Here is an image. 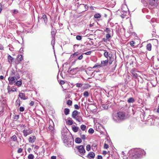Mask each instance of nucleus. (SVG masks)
<instances>
[{"mask_svg":"<svg viewBox=\"0 0 159 159\" xmlns=\"http://www.w3.org/2000/svg\"><path fill=\"white\" fill-rule=\"evenodd\" d=\"M145 154L144 150L140 148L133 149L129 151V156L132 159L141 157Z\"/></svg>","mask_w":159,"mask_h":159,"instance_id":"1","label":"nucleus"},{"mask_svg":"<svg viewBox=\"0 0 159 159\" xmlns=\"http://www.w3.org/2000/svg\"><path fill=\"white\" fill-rule=\"evenodd\" d=\"M125 118L124 113L121 111L115 112L112 115V119L116 123H120L124 120Z\"/></svg>","mask_w":159,"mask_h":159,"instance_id":"2","label":"nucleus"},{"mask_svg":"<svg viewBox=\"0 0 159 159\" xmlns=\"http://www.w3.org/2000/svg\"><path fill=\"white\" fill-rule=\"evenodd\" d=\"M69 133L65 129H63L61 132V138L64 143L66 146L69 147L71 145V142L68 141V134Z\"/></svg>","mask_w":159,"mask_h":159,"instance_id":"3","label":"nucleus"},{"mask_svg":"<svg viewBox=\"0 0 159 159\" xmlns=\"http://www.w3.org/2000/svg\"><path fill=\"white\" fill-rule=\"evenodd\" d=\"M143 4H146L147 3L148 0H141ZM159 0H148L149 4L152 6L156 7L159 4Z\"/></svg>","mask_w":159,"mask_h":159,"instance_id":"4","label":"nucleus"},{"mask_svg":"<svg viewBox=\"0 0 159 159\" xmlns=\"http://www.w3.org/2000/svg\"><path fill=\"white\" fill-rule=\"evenodd\" d=\"M49 127L48 128L51 131V133L54 134L55 132V129L54 128V123L52 120L51 119H49L48 121Z\"/></svg>","mask_w":159,"mask_h":159,"instance_id":"5","label":"nucleus"},{"mask_svg":"<svg viewBox=\"0 0 159 159\" xmlns=\"http://www.w3.org/2000/svg\"><path fill=\"white\" fill-rule=\"evenodd\" d=\"M78 150V151L81 155H84L85 152V151L84 146L82 145H80L76 147Z\"/></svg>","mask_w":159,"mask_h":159,"instance_id":"6","label":"nucleus"},{"mask_svg":"<svg viewBox=\"0 0 159 159\" xmlns=\"http://www.w3.org/2000/svg\"><path fill=\"white\" fill-rule=\"evenodd\" d=\"M16 80L17 79L16 76H12L11 77H9L8 78L9 83L10 85H12L13 83H14Z\"/></svg>","mask_w":159,"mask_h":159,"instance_id":"7","label":"nucleus"},{"mask_svg":"<svg viewBox=\"0 0 159 159\" xmlns=\"http://www.w3.org/2000/svg\"><path fill=\"white\" fill-rule=\"evenodd\" d=\"M24 136L26 137L28 135L32 133V131L30 129H24L23 131Z\"/></svg>","mask_w":159,"mask_h":159,"instance_id":"8","label":"nucleus"},{"mask_svg":"<svg viewBox=\"0 0 159 159\" xmlns=\"http://www.w3.org/2000/svg\"><path fill=\"white\" fill-rule=\"evenodd\" d=\"M18 96L21 99L23 100H26L28 98L27 97L25 96V95L24 93H19Z\"/></svg>","mask_w":159,"mask_h":159,"instance_id":"9","label":"nucleus"},{"mask_svg":"<svg viewBox=\"0 0 159 159\" xmlns=\"http://www.w3.org/2000/svg\"><path fill=\"white\" fill-rule=\"evenodd\" d=\"M94 153L92 152H89L87 156V157L90 159L94 158Z\"/></svg>","mask_w":159,"mask_h":159,"instance_id":"10","label":"nucleus"},{"mask_svg":"<svg viewBox=\"0 0 159 159\" xmlns=\"http://www.w3.org/2000/svg\"><path fill=\"white\" fill-rule=\"evenodd\" d=\"M104 32L107 33V34H111L113 33V31L112 29L110 28H106L104 30Z\"/></svg>","mask_w":159,"mask_h":159,"instance_id":"11","label":"nucleus"},{"mask_svg":"<svg viewBox=\"0 0 159 159\" xmlns=\"http://www.w3.org/2000/svg\"><path fill=\"white\" fill-rule=\"evenodd\" d=\"M36 139V137L35 136H32V137H29L28 140L30 143H34Z\"/></svg>","mask_w":159,"mask_h":159,"instance_id":"12","label":"nucleus"},{"mask_svg":"<svg viewBox=\"0 0 159 159\" xmlns=\"http://www.w3.org/2000/svg\"><path fill=\"white\" fill-rule=\"evenodd\" d=\"M104 55L106 58H107L108 57L109 58H111V57H112V54H109L108 52L106 50L105 51Z\"/></svg>","mask_w":159,"mask_h":159,"instance_id":"13","label":"nucleus"},{"mask_svg":"<svg viewBox=\"0 0 159 159\" xmlns=\"http://www.w3.org/2000/svg\"><path fill=\"white\" fill-rule=\"evenodd\" d=\"M41 18L43 19L45 23L46 24L48 21V19L45 14L44 13L43 14L42 16L41 17Z\"/></svg>","mask_w":159,"mask_h":159,"instance_id":"14","label":"nucleus"},{"mask_svg":"<svg viewBox=\"0 0 159 159\" xmlns=\"http://www.w3.org/2000/svg\"><path fill=\"white\" fill-rule=\"evenodd\" d=\"M121 17L122 18H124L126 15V14L127 13V12L126 11L121 10Z\"/></svg>","mask_w":159,"mask_h":159,"instance_id":"15","label":"nucleus"},{"mask_svg":"<svg viewBox=\"0 0 159 159\" xmlns=\"http://www.w3.org/2000/svg\"><path fill=\"white\" fill-rule=\"evenodd\" d=\"M17 74V73L16 71H15L14 70L12 69L11 71L10 75L11 76H16Z\"/></svg>","mask_w":159,"mask_h":159,"instance_id":"16","label":"nucleus"},{"mask_svg":"<svg viewBox=\"0 0 159 159\" xmlns=\"http://www.w3.org/2000/svg\"><path fill=\"white\" fill-rule=\"evenodd\" d=\"M101 64L102 66H105L107 65V64L108 63V60H106L105 61H102Z\"/></svg>","mask_w":159,"mask_h":159,"instance_id":"17","label":"nucleus"},{"mask_svg":"<svg viewBox=\"0 0 159 159\" xmlns=\"http://www.w3.org/2000/svg\"><path fill=\"white\" fill-rule=\"evenodd\" d=\"M67 125H71L73 124V121L70 118H68L66 122Z\"/></svg>","mask_w":159,"mask_h":159,"instance_id":"18","label":"nucleus"},{"mask_svg":"<svg viewBox=\"0 0 159 159\" xmlns=\"http://www.w3.org/2000/svg\"><path fill=\"white\" fill-rule=\"evenodd\" d=\"M17 59L18 62L21 61L23 60L22 56L21 55H18Z\"/></svg>","mask_w":159,"mask_h":159,"instance_id":"19","label":"nucleus"},{"mask_svg":"<svg viewBox=\"0 0 159 159\" xmlns=\"http://www.w3.org/2000/svg\"><path fill=\"white\" fill-rule=\"evenodd\" d=\"M7 59L10 63H11L13 60V58L10 55H8L7 57Z\"/></svg>","mask_w":159,"mask_h":159,"instance_id":"20","label":"nucleus"},{"mask_svg":"<svg viewBox=\"0 0 159 159\" xmlns=\"http://www.w3.org/2000/svg\"><path fill=\"white\" fill-rule=\"evenodd\" d=\"M55 44V37L54 36H52V40L51 41V44L53 47V49L54 48V46Z\"/></svg>","mask_w":159,"mask_h":159,"instance_id":"21","label":"nucleus"},{"mask_svg":"<svg viewBox=\"0 0 159 159\" xmlns=\"http://www.w3.org/2000/svg\"><path fill=\"white\" fill-rule=\"evenodd\" d=\"M113 35V33L111 34H107L106 35V38L109 41L110 39L111 38V36Z\"/></svg>","mask_w":159,"mask_h":159,"instance_id":"22","label":"nucleus"},{"mask_svg":"<svg viewBox=\"0 0 159 159\" xmlns=\"http://www.w3.org/2000/svg\"><path fill=\"white\" fill-rule=\"evenodd\" d=\"M16 105L17 107H19L20 105V99H18L16 102Z\"/></svg>","mask_w":159,"mask_h":159,"instance_id":"23","label":"nucleus"},{"mask_svg":"<svg viewBox=\"0 0 159 159\" xmlns=\"http://www.w3.org/2000/svg\"><path fill=\"white\" fill-rule=\"evenodd\" d=\"M78 114V111L76 110L74 111L72 113V117L73 118L77 116Z\"/></svg>","mask_w":159,"mask_h":159,"instance_id":"24","label":"nucleus"},{"mask_svg":"<svg viewBox=\"0 0 159 159\" xmlns=\"http://www.w3.org/2000/svg\"><path fill=\"white\" fill-rule=\"evenodd\" d=\"M152 45L151 43H149L146 46V49L148 51H151V50Z\"/></svg>","mask_w":159,"mask_h":159,"instance_id":"25","label":"nucleus"},{"mask_svg":"<svg viewBox=\"0 0 159 159\" xmlns=\"http://www.w3.org/2000/svg\"><path fill=\"white\" fill-rule=\"evenodd\" d=\"M12 13V15L14 16L15 14H17L19 12V11L17 9H14L11 11Z\"/></svg>","mask_w":159,"mask_h":159,"instance_id":"26","label":"nucleus"},{"mask_svg":"<svg viewBox=\"0 0 159 159\" xmlns=\"http://www.w3.org/2000/svg\"><path fill=\"white\" fill-rule=\"evenodd\" d=\"M135 101V100L133 98H129L127 102L129 103H133Z\"/></svg>","mask_w":159,"mask_h":159,"instance_id":"27","label":"nucleus"},{"mask_svg":"<svg viewBox=\"0 0 159 159\" xmlns=\"http://www.w3.org/2000/svg\"><path fill=\"white\" fill-rule=\"evenodd\" d=\"M75 142L77 143H80L82 142L81 139L79 138H76L75 139Z\"/></svg>","mask_w":159,"mask_h":159,"instance_id":"28","label":"nucleus"},{"mask_svg":"<svg viewBox=\"0 0 159 159\" xmlns=\"http://www.w3.org/2000/svg\"><path fill=\"white\" fill-rule=\"evenodd\" d=\"M64 113L67 115L69 114L70 110L68 108H66L64 109Z\"/></svg>","mask_w":159,"mask_h":159,"instance_id":"29","label":"nucleus"},{"mask_svg":"<svg viewBox=\"0 0 159 159\" xmlns=\"http://www.w3.org/2000/svg\"><path fill=\"white\" fill-rule=\"evenodd\" d=\"M79 128L78 127L73 126L72 127V130L75 132H77Z\"/></svg>","mask_w":159,"mask_h":159,"instance_id":"30","label":"nucleus"},{"mask_svg":"<svg viewBox=\"0 0 159 159\" xmlns=\"http://www.w3.org/2000/svg\"><path fill=\"white\" fill-rule=\"evenodd\" d=\"M132 75L134 78H137L138 77L137 74L134 72H133L131 73Z\"/></svg>","mask_w":159,"mask_h":159,"instance_id":"31","label":"nucleus"},{"mask_svg":"<svg viewBox=\"0 0 159 159\" xmlns=\"http://www.w3.org/2000/svg\"><path fill=\"white\" fill-rule=\"evenodd\" d=\"M86 126L84 125H82L80 126V129L83 131H84L86 129Z\"/></svg>","mask_w":159,"mask_h":159,"instance_id":"32","label":"nucleus"},{"mask_svg":"<svg viewBox=\"0 0 159 159\" xmlns=\"http://www.w3.org/2000/svg\"><path fill=\"white\" fill-rule=\"evenodd\" d=\"M80 117H79L78 116H77L76 117H75V118H73L75 119L77 121H78L79 122H81V120L80 119Z\"/></svg>","mask_w":159,"mask_h":159,"instance_id":"33","label":"nucleus"},{"mask_svg":"<svg viewBox=\"0 0 159 159\" xmlns=\"http://www.w3.org/2000/svg\"><path fill=\"white\" fill-rule=\"evenodd\" d=\"M22 82L21 81L19 80L17 81L16 83L15 84L18 86H20L21 85Z\"/></svg>","mask_w":159,"mask_h":159,"instance_id":"34","label":"nucleus"},{"mask_svg":"<svg viewBox=\"0 0 159 159\" xmlns=\"http://www.w3.org/2000/svg\"><path fill=\"white\" fill-rule=\"evenodd\" d=\"M34 156L32 154H30L28 156V158L29 159H34Z\"/></svg>","mask_w":159,"mask_h":159,"instance_id":"35","label":"nucleus"},{"mask_svg":"<svg viewBox=\"0 0 159 159\" xmlns=\"http://www.w3.org/2000/svg\"><path fill=\"white\" fill-rule=\"evenodd\" d=\"M83 95L85 97H88L89 95V93L87 91H85L83 93Z\"/></svg>","mask_w":159,"mask_h":159,"instance_id":"36","label":"nucleus"},{"mask_svg":"<svg viewBox=\"0 0 159 159\" xmlns=\"http://www.w3.org/2000/svg\"><path fill=\"white\" fill-rule=\"evenodd\" d=\"M114 60V58L112 57H111V58H109V63L110 65L111 64L112 62Z\"/></svg>","mask_w":159,"mask_h":159,"instance_id":"37","label":"nucleus"},{"mask_svg":"<svg viewBox=\"0 0 159 159\" xmlns=\"http://www.w3.org/2000/svg\"><path fill=\"white\" fill-rule=\"evenodd\" d=\"M101 16L99 14H96L94 15V17L96 18H98L101 17Z\"/></svg>","mask_w":159,"mask_h":159,"instance_id":"38","label":"nucleus"},{"mask_svg":"<svg viewBox=\"0 0 159 159\" xmlns=\"http://www.w3.org/2000/svg\"><path fill=\"white\" fill-rule=\"evenodd\" d=\"M91 149V146L89 144H88L86 146V149L88 151H89Z\"/></svg>","mask_w":159,"mask_h":159,"instance_id":"39","label":"nucleus"},{"mask_svg":"<svg viewBox=\"0 0 159 159\" xmlns=\"http://www.w3.org/2000/svg\"><path fill=\"white\" fill-rule=\"evenodd\" d=\"M11 138V139L14 141H16L17 140L16 136L15 135H14L12 136Z\"/></svg>","mask_w":159,"mask_h":159,"instance_id":"40","label":"nucleus"},{"mask_svg":"<svg viewBox=\"0 0 159 159\" xmlns=\"http://www.w3.org/2000/svg\"><path fill=\"white\" fill-rule=\"evenodd\" d=\"M128 157L126 156H124L123 157H123V158L124 159H132L131 157H130L129 156H129H128Z\"/></svg>","mask_w":159,"mask_h":159,"instance_id":"41","label":"nucleus"},{"mask_svg":"<svg viewBox=\"0 0 159 159\" xmlns=\"http://www.w3.org/2000/svg\"><path fill=\"white\" fill-rule=\"evenodd\" d=\"M89 132V133L93 134L94 133V130L92 128H90L88 131Z\"/></svg>","mask_w":159,"mask_h":159,"instance_id":"42","label":"nucleus"},{"mask_svg":"<svg viewBox=\"0 0 159 159\" xmlns=\"http://www.w3.org/2000/svg\"><path fill=\"white\" fill-rule=\"evenodd\" d=\"M76 38V39L78 40H81L82 39V36L80 35H77Z\"/></svg>","mask_w":159,"mask_h":159,"instance_id":"43","label":"nucleus"},{"mask_svg":"<svg viewBox=\"0 0 159 159\" xmlns=\"http://www.w3.org/2000/svg\"><path fill=\"white\" fill-rule=\"evenodd\" d=\"M72 101L71 100H69L67 101V104L68 105H71L72 104Z\"/></svg>","mask_w":159,"mask_h":159,"instance_id":"44","label":"nucleus"},{"mask_svg":"<svg viewBox=\"0 0 159 159\" xmlns=\"http://www.w3.org/2000/svg\"><path fill=\"white\" fill-rule=\"evenodd\" d=\"M11 89L12 88H10V86H7V90H8V92L9 93H10V92H11Z\"/></svg>","mask_w":159,"mask_h":159,"instance_id":"45","label":"nucleus"},{"mask_svg":"<svg viewBox=\"0 0 159 159\" xmlns=\"http://www.w3.org/2000/svg\"><path fill=\"white\" fill-rule=\"evenodd\" d=\"M25 110L24 108L23 107H20L19 109V110L20 112H23Z\"/></svg>","mask_w":159,"mask_h":159,"instance_id":"46","label":"nucleus"},{"mask_svg":"<svg viewBox=\"0 0 159 159\" xmlns=\"http://www.w3.org/2000/svg\"><path fill=\"white\" fill-rule=\"evenodd\" d=\"M135 42L133 41H131L130 42V44L131 46L134 47Z\"/></svg>","mask_w":159,"mask_h":159,"instance_id":"47","label":"nucleus"},{"mask_svg":"<svg viewBox=\"0 0 159 159\" xmlns=\"http://www.w3.org/2000/svg\"><path fill=\"white\" fill-rule=\"evenodd\" d=\"M91 51H89L87 52L84 53H82V54H85L86 55H90L91 54Z\"/></svg>","mask_w":159,"mask_h":159,"instance_id":"48","label":"nucleus"},{"mask_svg":"<svg viewBox=\"0 0 159 159\" xmlns=\"http://www.w3.org/2000/svg\"><path fill=\"white\" fill-rule=\"evenodd\" d=\"M8 46L10 47L9 49L10 51H12L13 50V49H14L13 48L12 46V45L11 44H9L8 45Z\"/></svg>","mask_w":159,"mask_h":159,"instance_id":"49","label":"nucleus"},{"mask_svg":"<svg viewBox=\"0 0 159 159\" xmlns=\"http://www.w3.org/2000/svg\"><path fill=\"white\" fill-rule=\"evenodd\" d=\"M83 85V84L81 83H77L76 84V87H81Z\"/></svg>","mask_w":159,"mask_h":159,"instance_id":"50","label":"nucleus"},{"mask_svg":"<svg viewBox=\"0 0 159 159\" xmlns=\"http://www.w3.org/2000/svg\"><path fill=\"white\" fill-rule=\"evenodd\" d=\"M81 139H86V136L84 134H83L80 136Z\"/></svg>","mask_w":159,"mask_h":159,"instance_id":"51","label":"nucleus"},{"mask_svg":"<svg viewBox=\"0 0 159 159\" xmlns=\"http://www.w3.org/2000/svg\"><path fill=\"white\" fill-rule=\"evenodd\" d=\"M74 107L75 109H79L80 107H79L77 104L75 105Z\"/></svg>","mask_w":159,"mask_h":159,"instance_id":"52","label":"nucleus"},{"mask_svg":"<svg viewBox=\"0 0 159 159\" xmlns=\"http://www.w3.org/2000/svg\"><path fill=\"white\" fill-rule=\"evenodd\" d=\"M78 69V67L75 68H73L72 70L71 69L70 70V71H71L72 70H73L74 71H75V73H76V72H77L78 71V70H77Z\"/></svg>","mask_w":159,"mask_h":159,"instance_id":"53","label":"nucleus"},{"mask_svg":"<svg viewBox=\"0 0 159 159\" xmlns=\"http://www.w3.org/2000/svg\"><path fill=\"white\" fill-rule=\"evenodd\" d=\"M83 58V54H82V55H81L79 57H78V59L79 60H81Z\"/></svg>","mask_w":159,"mask_h":159,"instance_id":"54","label":"nucleus"},{"mask_svg":"<svg viewBox=\"0 0 159 159\" xmlns=\"http://www.w3.org/2000/svg\"><path fill=\"white\" fill-rule=\"evenodd\" d=\"M11 92H14V91H17V89L16 88H12L11 89Z\"/></svg>","mask_w":159,"mask_h":159,"instance_id":"55","label":"nucleus"},{"mask_svg":"<svg viewBox=\"0 0 159 159\" xmlns=\"http://www.w3.org/2000/svg\"><path fill=\"white\" fill-rule=\"evenodd\" d=\"M22 151V149L21 148H19L18 149L17 151V152L18 153H21Z\"/></svg>","mask_w":159,"mask_h":159,"instance_id":"56","label":"nucleus"},{"mask_svg":"<svg viewBox=\"0 0 159 159\" xmlns=\"http://www.w3.org/2000/svg\"><path fill=\"white\" fill-rule=\"evenodd\" d=\"M102 107L104 109H107L108 108V106L107 105H102Z\"/></svg>","mask_w":159,"mask_h":159,"instance_id":"57","label":"nucleus"},{"mask_svg":"<svg viewBox=\"0 0 159 159\" xmlns=\"http://www.w3.org/2000/svg\"><path fill=\"white\" fill-rule=\"evenodd\" d=\"M102 40L103 41H104L105 42H107V41H108V40L106 38H103L102 39Z\"/></svg>","mask_w":159,"mask_h":159,"instance_id":"58","label":"nucleus"},{"mask_svg":"<svg viewBox=\"0 0 159 159\" xmlns=\"http://www.w3.org/2000/svg\"><path fill=\"white\" fill-rule=\"evenodd\" d=\"M99 66L101 67V66H100V65H98L97 64H95L94 65V66L92 68H95Z\"/></svg>","mask_w":159,"mask_h":159,"instance_id":"59","label":"nucleus"},{"mask_svg":"<svg viewBox=\"0 0 159 159\" xmlns=\"http://www.w3.org/2000/svg\"><path fill=\"white\" fill-rule=\"evenodd\" d=\"M108 148V144L105 143L104 144V148L105 149H107Z\"/></svg>","mask_w":159,"mask_h":159,"instance_id":"60","label":"nucleus"},{"mask_svg":"<svg viewBox=\"0 0 159 159\" xmlns=\"http://www.w3.org/2000/svg\"><path fill=\"white\" fill-rule=\"evenodd\" d=\"M51 159H56V157L54 156H52L51 157Z\"/></svg>","mask_w":159,"mask_h":159,"instance_id":"61","label":"nucleus"},{"mask_svg":"<svg viewBox=\"0 0 159 159\" xmlns=\"http://www.w3.org/2000/svg\"><path fill=\"white\" fill-rule=\"evenodd\" d=\"M102 157L101 155H98V159H102Z\"/></svg>","mask_w":159,"mask_h":159,"instance_id":"62","label":"nucleus"},{"mask_svg":"<svg viewBox=\"0 0 159 159\" xmlns=\"http://www.w3.org/2000/svg\"><path fill=\"white\" fill-rule=\"evenodd\" d=\"M34 104V102L33 101H31L30 103V105L31 106H33Z\"/></svg>","mask_w":159,"mask_h":159,"instance_id":"63","label":"nucleus"},{"mask_svg":"<svg viewBox=\"0 0 159 159\" xmlns=\"http://www.w3.org/2000/svg\"><path fill=\"white\" fill-rule=\"evenodd\" d=\"M79 52H75L73 54V55H75V56H77L79 55Z\"/></svg>","mask_w":159,"mask_h":159,"instance_id":"64","label":"nucleus"}]
</instances>
